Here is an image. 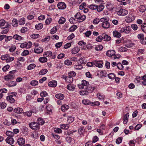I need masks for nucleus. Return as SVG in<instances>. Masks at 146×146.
Returning <instances> with one entry per match:
<instances>
[{
    "label": "nucleus",
    "mask_w": 146,
    "mask_h": 146,
    "mask_svg": "<svg viewBox=\"0 0 146 146\" xmlns=\"http://www.w3.org/2000/svg\"><path fill=\"white\" fill-rule=\"evenodd\" d=\"M75 69L76 70H80L82 68V66L81 64H78L74 66Z\"/></svg>",
    "instance_id": "54"
},
{
    "label": "nucleus",
    "mask_w": 146,
    "mask_h": 146,
    "mask_svg": "<svg viewBox=\"0 0 146 146\" xmlns=\"http://www.w3.org/2000/svg\"><path fill=\"white\" fill-rule=\"evenodd\" d=\"M89 84L88 82L85 80H83L81 84H78V86L80 89H83L84 88L86 89Z\"/></svg>",
    "instance_id": "2"
},
{
    "label": "nucleus",
    "mask_w": 146,
    "mask_h": 146,
    "mask_svg": "<svg viewBox=\"0 0 146 146\" xmlns=\"http://www.w3.org/2000/svg\"><path fill=\"white\" fill-rule=\"evenodd\" d=\"M65 21L66 19L65 18L63 17H61L60 19L58 22L60 24H64Z\"/></svg>",
    "instance_id": "33"
},
{
    "label": "nucleus",
    "mask_w": 146,
    "mask_h": 146,
    "mask_svg": "<svg viewBox=\"0 0 146 146\" xmlns=\"http://www.w3.org/2000/svg\"><path fill=\"white\" fill-rule=\"evenodd\" d=\"M113 36L116 37L120 38L121 37V35L120 33H119L118 32L116 31H115L113 32Z\"/></svg>",
    "instance_id": "22"
},
{
    "label": "nucleus",
    "mask_w": 146,
    "mask_h": 146,
    "mask_svg": "<svg viewBox=\"0 0 146 146\" xmlns=\"http://www.w3.org/2000/svg\"><path fill=\"white\" fill-rule=\"evenodd\" d=\"M103 48L102 45H98L95 47V50L97 51H100L102 50Z\"/></svg>",
    "instance_id": "27"
},
{
    "label": "nucleus",
    "mask_w": 146,
    "mask_h": 146,
    "mask_svg": "<svg viewBox=\"0 0 146 146\" xmlns=\"http://www.w3.org/2000/svg\"><path fill=\"white\" fill-rule=\"evenodd\" d=\"M57 31L56 27H54L51 30L50 33L51 34H53L55 33Z\"/></svg>",
    "instance_id": "59"
},
{
    "label": "nucleus",
    "mask_w": 146,
    "mask_h": 146,
    "mask_svg": "<svg viewBox=\"0 0 146 146\" xmlns=\"http://www.w3.org/2000/svg\"><path fill=\"white\" fill-rule=\"evenodd\" d=\"M38 81L36 80H32L30 82V84L31 85L34 86L38 85Z\"/></svg>",
    "instance_id": "31"
},
{
    "label": "nucleus",
    "mask_w": 146,
    "mask_h": 146,
    "mask_svg": "<svg viewBox=\"0 0 146 146\" xmlns=\"http://www.w3.org/2000/svg\"><path fill=\"white\" fill-rule=\"evenodd\" d=\"M43 49L42 48L40 47H35L34 49L35 52L37 53H41L43 51Z\"/></svg>",
    "instance_id": "16"
},
{
    "label": "nucleus",
    "mask_w": 146,
    "mask_h": 146,
    "mask_svg": "<svg viewBox=\"0 0 146 146\" xmlns=\"http://www.w3.org/2000/svg\"><path fill=\"white\" fill-rule=\"evenodd\" d=\"M94 66L96 67L100 68H102V61H94Z\"/></svg>",
    "instance_id": "11"
},
{
    "label": "nucleus",
    "mask_w": 146,
    "mask_h": 146,
    "mask_svg": "<svg viewBox=\"0 0 146 146\" xmlns=\"http://www.w3.org/2000/svg\"><path fill=\"white\" fill-rule=\"evenodd\" d=\"M7 84L9 87H13L17 85V83L15 81H12L8 82Z\"/></svg>",
    "instance_id": "26"
},
{
    "label": "nucleus",
    "mask_w": 146,
    "mask_h": 146,
    "mask_svg": "<svg viewBox=\"0 0 146 146\" xmlns=\"http://www.w3.org/2000/svg\"><path fill=\"white\" fill-rule=\"evenodd\" d=\"M76 86L73 84H69L67 86V89L73 91L75 89Z\"/></svg>",
    "instance_id": "18"
},
{
    "label": "nucleus",
    "mask_w": 146,
    "mask_h": 146,
    "mask_svg": "<svg viewBox=\"0 0 146 146\" xmlns=\"http://www.w3.org/2000/svg\"><path fill=\"white\" fill-rule=\"evenodd\" d=\"M69 108V106L67 105H64L62 106L61 107L62 110L63 111H65L68 110Z\"/></svg>",
    "instance_id": "23"
},
{
    "label": "nucleus",
    "mask_w": 146,
    "mask_h": 146,
    "mask_svg": "<svg viewBox=\"0 0 146 146\" xmlns=\"http://www.w3.org/2000/svg\"><path fill=\"white\" fill-rule=\"evenodd\" d=\"M23 109L20 108H15L14 110V112L18 114L22 113L23 112Z\"/></svg>",
    "instance_id": "17"
},
{
    "label": "nucleus",
    "mask_w": 146,
    "mask_h": 146,
    "mask_svg": "<svg viewBox=\"0 0 146 146\" xmlns=\"http://www.w3.org/2000/svg\"><path fill=\"white\" fill-rule=\"evenodd\" d=\"M37 123L39 125H42L44 123V121L41 118H38L37 121Z\"/></svg>",
    "instance_id": "25"
},
{
    "label": "nucleus",
    "mask_w": 146,
    "mask_h": 146,
    "mask_svg": "<svg viewBox=\"0 0 146 146\" xmlns=\"http://www.w3.org/2000/svg\"><path fill=\"white\" fill-rule=\"evenodd\" d=\"M13 37L14 39L18 40H21L22 39V37L18 35H14Z\"/></svg>",
    "instance_id": "45"
},
{
    "label": "nucleus",
    "mask_w": 146,
    "mask_h": 146,
    "mask_svg": "<svg viewBox=\"0 0 146 146\" xmlns=\"http://www.w3.org/2000/svg\"><path fill=\"white\" fill-rule=\"evenodd\" d=\"M17 142L19 145L22 146L25 143V139L22 137H20L18 139Z\"/></svg>",
    "instance_id": "9"
},
{
    "label": "nucleus",
    "mask_w": 146,
    "mask_h": 146,
    "mask_svg": "<svg viewBox=\"0 0 146 146\" xmlns=\"http://www.w3.org/2000/svg\"><path fill=\"white\" fill-rule=\"evenodd\" d=\"M107 73L105 71H101L100 72V75L101 76H106Z\"/></svg>",
    "instance_id": "56"
},
{
    "label": "nucleus",
    "mask_w": 146,
    "mask_h": 146,
    "mask_svg": "<svg viewBox=\"0 0 146 146\" xmlns=\"http://www.w3.org/2000/svg\"><path fill=\"white\" fill-rule=\"evenodd\" d=\"M39 36V35L38 34H34L31 36V38L35 39L37 38Z\"/></svg>",
    "instance_id": "60"
},
{
    "label": "nucleus",
    "mask_w": 146,
    "mask_h": 146,
    "mask_svg": "<svg viewBox=\"0 0 146 146\" xmlns=\"http://www.w3.org/2000/svg\"><path fill=\"white\" fill-rule=\"evenodd\" d=\"M48 95L47 93L45 91L42 92L40 94V95L41 97H46Z\"/></svg>",
    "instance_id": "57"
},
{
    "label": "nucleus",
    "mask_w": 146,
    "mask_h": 146,
    "mask_svg": "<svg viewBox=\"0 0 146 146\" xmlns=\"http://www.w3.org/2000/svg\"><path fill=\"white\" fill-rule=\"evenodd\" d=\"M141 29L143 31L146 33V23H143L141 25Z\"/></svg>",
    "instance_id": "38"
},
{
    "label": "nucleus",
    "mask_w": 146,
    "mask_h": 146,
    "mask_svg": "<svg viewBox=\"0 0 146 146\" xmlns=\"http://www.w3.org/2000/svg\"><path fill=\"white\" fill-rule=\"evenodd\" d=\"M62 42H58L56 44L55 46L57 48H59L62 45Z\"/></svg>",
    "instance_id": "63"
},
{
    "label": "nucleus",
    "mask_w": 146,
    "mask_h": 146,
    "mask_svg": "<svg viewBox=\"0 0 146 146\" xmlns=\"http://www.w3.org/2000/svg\"><path fill=\"white\" fill-rule=\"evenodd\" d=\"M130 27L129 26L125 27L120 29L119 32L120 33H124L126 34H128L130 32Z\"/></svg>",
    "instance_id": "3"
},
{
    "label": "nucleus",
    "mask_w": 146,
    "mask_h": 146,
    "mask_svg": "<svg viewBox=\"0 0 146 146\" xmlns=\"http://www.w3.org/2000/svg\"><path fill=\"white\" fill-rule=\"evenodd\" d=\"M74 120V117L70 116L68 117L67 121L69 123H71Z\"/></svg>",
    "instance_id": "50"
},
{
    "label": "nucleus",
    "mask_w": 146,
    "mask_h": 146,
    "mask_svg": "<svg viewBox=\"0 0 146 146\" xmlns=\"http://www.w3.org/2000/svg\"><path fill=\"white\" fill-rule=\"evenodd\" d=\"M52 55V52L50 51H48L44 53L43 56L46 57L50 56Z\"/></svg>",
    "instance_id": "29"
},
{
    "label": "nucleus",
    "mask_w": 146,
    "mask_h": 146,
    "mask_svg": "<svg viewBox=\"0 0 146 146\" xmlns=\"http://www.w3.org/2000/svg\"><path fill=\"white\" fill-rule=\"evenodd\" d=\"M15 76L14 74H9L5 76L4 79L6 80H8L14 78Z\"/></svg>",
    "instance_id": "14"
},
{
    "label": "nucleus",
    "mask_w": 146,
    "mask_h": 146,
    "mask_svg": "<svg viewBox=\"0 0 146 146\" xmlns=\"http://www.w3.org/2000/svg\"><path fill=\"white\" fill-rule=\"evenodd\" d=\"M7 104L4 102H0V108L2 109H3L6 107Z\"/></svg>",
    "instance_id": "30"
},
{
    "label": "nucleus",
    "mask_w": 146,
    "mask_h": 146,
    "mask_svg": "<svg viewBox=\"0 0 146 146\" xmlns=\"http://www.w3.org/2000/svg\"><path fill=\"white\" fill-rule=\"evenodd\" d=\"M12 25L15 27L17 26V21L16 19H13L12 21Z\"/></svg>",
    "instance_id": "42"
},
{
    "label": "nucleus",
    "mask_w": 146,
    "mask_h": 146,
    "mask_svg": "<svg viewBox=\"0 0 146 146\" xmlns=\"http://www.w3.org/2000/svg\"><path fill=\"white\" fill-rule=\"evenodd\" d=\"M86 18V16L84 15H81L80 16V19H78L79 20V22H82L84 21Z\"/></svg>",
    "instance_id": "47"
},
{
    "label": "nucleus",
    "mask_w": 146,
    "mask_h": 146,
    "mask_svg": "<svg viewBox=\"0 0 146 146\" xmlns=\"http://www.w3.org/2000/svg\"><path fill=\"white\" fill-rule=\"evenodd\" d=\"M102 26L104 28L107 29L110 27V23L107 21L104 23H102Z\"/></svg>",
    "instance_id": "15"
},
{
    "label": "nucleus",
    "mask_w": 146,
    "mask_h": 146,
    "mask_svg": "<svg viewBox=\"0 0 146 146\" xmlns=\"http://www.w3.org/2000/svg\"><path fill=\"white\" fill-rule=\"evenodd\" d=\"M115 54V51L113 50H108L106 53V55L109 57L113 56Z\"/></svg>",
    "instance_id": "13"
},
{
    "label": "nucleus",
    "mask_w": 146,
    "mask_h": 146,
    "mask_svg": "<svg viewBox=\"0 0 146 146\" xmlns=\"http://www.w3.org/2000/svg\"><path fill=\"white\" fill-rule=\"evenodd\" d=\"M14 60V58L13 57H10L8 56V57H7V60H6V62H9L12 61Z\"/></svg>",
    "instance_id": "61"
},
{
    "label": "nucleus",
    "mask_w": 146,
    "mask_h": 146,
    "mask_svg": "<svg viewBox=\"0 0 146 146\" xmlns=\"http://www.w3.org/2000/svg\"><path fill=\"white\" fill-rule=\"evenodd\" d=\"M16 49V47L15 45H13L9 49V51L10 52H13Z\"/></svg>",
    "instance_id": "64"
},
{
    "label": "nucleus",
    "mask_w": 146,
    "mask_h": 146,
    "mask_svg": "<svg viewBox=\"0 0 146 146\" xmlns=\"http://www.w3.org/2000/svg\"><path fill=\"white\" fill-rule=\"evenodd\" d=\"M119 50L120 52H125L127 51V49L125 47H120L119 48Z\"/></svg>",
    "instance_id": "55"
},
{
    "label": "nucleus",
    "mask_w": 146,
    "mask_h": 146,
    "mask_svg": "<svg viewBox=\"0 0 146 146\" xmlns=\"http://www.w3.org/2000/svg\"><path fill=\"white\" fill-rule=\"evenodd\" d=\"M98 98L100 100L104 99V96L102 94L98 93L97 94Z\"/></svg>",
    "instance_id": "41"
},
{
    "label": "nucleus",
    "mask_w": 146,
    "mask_h": 146,
    "mask_svg": "<svg viewBox=\"0 0 146 146\" xmlns=\"http://www.w3.org/2000/svg\"><path fill=\"white\" fill-rule=\"evenodd\" d=\"M57 6L59 9H64L66 8V4L63 2L59 3L57 5Z\"/></svg>",
    "instance_id": "7"
},
{
    "label": "nucleus",
    "mask_w": 146,
    "mask_h": 146,
    "mask_svg": "<svg viewBox=\"0 0 146 146\" xmlns=\"http://www.w3.org/2000/svg\"><path fill=\"white\" fill-rule=\"evenodd\" d=\"M36 66L35 64H32L27 66V69L28 70H31L34 68L36 67Z\"/></svg>",
    "instance_id": "37"
},
{
    "label": "nucleus",
    "mask_w": 146,
    "mask_h": 146,
    "mask_svg": "<svg viewBox=\"0 0 146 146\" xmlns=\"http://www.w3.org/2000/svg\"><path fill=\"white\" fill-rule=\"evenodd\" d=\"M80 94L81 95H88V92L86 91L83 90L80 91Z\"/></svg>",
    "instance_id": "52"
},
{
    "label": "nucleus",
    "mask_w": 146,
    "mask_h": 146,
    "mask_svg": "<svg viewBox=\"0 0 146 146\" xmlns=\"http://www.w3.org/2000/svg\"><path fill=\"white\" fill-rule=\"evenodd\" d=\"M104 8V6L103 5H97V10L98 12L102 11Z\"/></svg>",
    "instance_id": "21"
},
{
    "label": "nucleus",
    "mask_w": 146,
    "mask_h": 146,
    "mask_svg": "<svg viewBox=\"0 0 146 146\" xmlns=\"http://www.w3.org/2000/svg\"><path fill=\"white\" fill-rule=\"evenodd\" d=\"M135 19V17L132 14H129L126 17V21L127 22H131L134 21Z\"/></svg>",
    "instance_id": "5"
},
{
    "label": "nucleus",
    "mask_w": 146,
    "mask_h": 146,
    "mask_svg": "<svg viewBox=\"0 0 146 146\" xmlns=\"http://www.w3.org/2000/svg\"><path fill=\"white\" fill-rule=\"evenodd\" d=\"M128 11L125 9H121L117 11V14L120 16H124L128 14Z\"/></svg>",
    "instance_id": "4"
},
{
    "label": "nucleus",
    "mask_w": 146,
    "mask_h": 146,
    "mask_svg": "<svg viewBox=\"0 0 146 146\" xmlns=\"http://www.w3.org/2000/svg\"><path fill=\"white\" fill-rule=\"evenodd\" d=\"M7 100L11 103H14L15 101L14 98L13 96L10 95L8 96L7 97Z\"/></svg>",
    "instance_id": "12"
},
{
    "label": "nucleus",
    "mask_w": 146,
    "mask_h": 146,
    "mask_svg": "<svg viewBox=\"0 0 146 146\" xmlns=\"http://www.w3.org/2000/svg\"><path fill=\"white\" fill-rule=\"evenodd\" d=\"M64 64L67 65H71L72 63L71 60H66L64 61Z\"/></svg>",
    "instance_id": "51"
},
{
    "label": "nucleus",
    "mask_w": 146,
    "mask_h": 146,
    "mask_svg": "<svg viewBox=\"0 0 146 146\" xmlns=\"http://www.w3.org/2000/svg\"><path fill=\"white\" fill-rule=\"evenodd\" d=\"M56 97L60 100H62L64 98V95L61 94H58L55 95Z\"/></svg>",
    "instance_id": "24"
},
{
    "label": "nucleus",
    "mask_w": 146,
    "mask_h": 146,
    "mask_svg": "<svg viewBox=\"0 0 146 146\" xmlns=\"http://www.w3.org/2000/svg\"><path fill=\"white\" fill-rule=\"evenodd\" d=\"M103 39V37L101 36H98L96 39V41L98 42H101Z\"/></svg>",
    "instance_id": "62"
},
{
    "label": "nucleus",
    "mask_w": 146,
    "mask_h": 146,
    "mask_svg": "<svg viewBox=\"0 0 146 146\" xmlns=\"http://www.w3.org/2000/svg\"><path fill=\"white\" fill-rule=\"evenodd\" d=\"M108 76L110 79H112L115 78V76L113 73H110L108 74Z\"/></svg>",
    "instance_id": "53"
},
{
    "label": "nucleus",
    "mask_w": 146,
    "mask_h": 146,
    "mask_svg": "<svg viewBox=\"0 0 146 146\" xmlns=\"http://www.w3.org/2000/svg\"><path fill=\"white\" fill-rule=\"evenodd\" d=\"M117 67L118 68V69L122 70L123 69V66L120 63H118L117 64Z\"/></svg>",
    "instance_id": "58"
},
{
    "label": "nucleus",
    "mask_w": 146,
    "mask_h": 146,
    "mask_svg": "<svg viewBox=\"0 0 146 146\" xmlns=\"http://www.w3.org/2000/svg\"><path fill=\"white\" fill-rule=\"evenodd\" d=\"M104 39L106 41H109L111 39V37L108 35H106L104 36Z\"/></svg>",
    "instance_id": "49"
},
{
    "label": "nucleus",
    "mask_w": 146,
    "mask_h": 146,
    "mask_svg": "<svg viewBox=\"0 0 146 146\" xmlns=\"http://www.w3.org/2000/svg\"><path fill=\"white\" fill-rule=\"evenodd\" d=\"M43 27V25L41 23H39L35 26V28L38 30L42 29Z\"/></svg>",
    "instance_id": "39"
},
{
    "label": "nucleus",
    "mask_w": 146,
    "mask_h": 146,
    "mask_svg": "<svg viewBox=\"0 0 146 146\" xmlns=\"http://www.w3.org/2000/svg\"><path fill=\"white\" fill-rule=\"evenodd\" d=\"M68 76L72 78L76 76V73L74 71H72L68 72Z\"/></svg>",
    "instance_id": "46"
},
{
    "label": "nucleus",
    "mask_w": 146,
    "mask_h": 146,
    "mask_svg": "<svg viewBox=\"0 0 146 146\" xmlns=\"http://www.w3.org/2000/svg\"><path fill=\"white\" fill-rule=\"evenodd\" d=\"M60 126V128L64 129H67L69 127V125L68 124H62Z\"/></svg>",
    "instance_id": "34"
},
{
    "label": "nucleus",
    "mask_w": 146,
    "mask_h": 146,
    "mask_svg": "<svg viewBox=\"0 0 146 146\" xmlns=\"http://www.w3.org/2000/svg\"><path fill=\"white\" fill-rule=\"evenodd\" d=\"M29 127L34 130H38L40 129V126L37 122H33L29 124Z\"/></svg>",
    "instance_id": "1"
},
{
    "label": "nucleus",
    "mask_w": 146,
    "mask_h": 146,
    "mask_svg": "<svg viewBox=\"0 0 146 146\" xmlns=\"http://www.w3.org/2000/svg\"><path fill=\"white\" fill-rule=\"evenodd\" d=\"M57 84L56 81H52L49 82L48 83V86L51 87H55L56 86Z\"/></svg>",
    "instance_id": "20"
},
{
    "label": "nucleus",
    "mask_w": 146,
    "mask_h": 146,
    "mask_svg": "<svg viewBox=\"0 0 146 146\" xmlns=\"http://www.w3.org/2000/svg\"><path fill=\"white\" fill-rule=\"evenodd\" d=\"M6 134L8 137H12L14 135V133L13 132L10 131H7L6 132Z\"/></svg>",
    "instance_id": "36"
},
{
    "label": "nucleus",
    "mask_w": 146,
    "mask_h": 146,
    "mask_svg": "<svg viewBox=\"0 0 146 146\" xmlns=\"http://www.w3.org/2000/svg\"><path fill=\"white\" fill-rule=\"evenodd\" d=\"M82 103L86 105H89L90 104V101L87 99H84L82 101Z\"/></svg>",
    "instance_id": "48"
},
{
    "label": "nucleus",
    "mask_w": 146,
    "mask_h": 146,
    "mask_svg": "<svg viewBox=\"0 0 146 146\" xmlns=\"http://www.w3.org/2000/svg\"><path fill=\"white\" fill-rule=\"evenodd\" d=\"M145 7L143 5H141L139 7V11L141 12H144L146 10Z\"/></svg>",
    "instance_id": "35"
},
{
    "label": "nucleus",
    "mask_w": 146,
    "mask_h": 146,
    "mask_svg": "<svg viewBox=\"0 0 146 146\" xmlns=\"http://www.w3.org/2000/svg\"><path fill=\"white\" fill-rule=\"evenodd\" d=\"M79 48L77 47H75L72 49L71 53L73 54H75L78 53L80 51Z\"/></svg>",
    "instance_id": "19"
},
{
    "label": "nucleus",
    "mask_w": 146,
    "mask_h": 146,
    "mask_svg": "<svg viewBox=\"0 0 146 146\" xmlns=\"http://www.w3.org/2000/svg\"><path fill=\"white\" fill-rule=\"evenodd\" d=\"M77 28V26L76 25H74L71 27L69 29V31L70 32H72L74 31Z\"/></svg>",
    "instance_id": "43"
},
{
    "label": "nucleus",
    "mask_w": 146,
    "mask_h": 146,
    "mask_svg": "<svg viewBox=\"0 0 146 146\" xmlns=\"http://www.w3.org/2000/svg\"><path fill=\"white\" fill-rule=\"evenodd\" d=\"M8 27L7 23H6L4 19L0 21V27L2 29H5Z\"/></svg>",
    "instance_id": "6"
},
{
    "label": "nucleus",
    "mask_w": 146,
    "mask_h": 146,
    "mask_svg": "<svg viewBox=\"0 0 146 146\" xmlns=\"http://www.w3.org/2000/svg\"><path fill=\"white\" fill-rule=\"evenodd\" d=\"M48 72L46 69H42L39 73V74L40 75H43L46 74Z\"/></svg>",
    "instance_id": "40"
},
{
    "label": "nucleus",
    "mask_w": 146,
    "mask_h": 146,
    "mask_svg": "<svg viewBox=\"0 0 146 146\" xmlns=\"http://www.w3.org/2000/svg\"><path fill=\"white\" fill-rule=\"evenodd\" d=\"M39 61L41 62H45L47 61V59L45 56L40 57L39 59Z\"/></svg>",
    "instance_id": "28"
},
{
    "label": "nucleus",
    "mask_w": 146,
    "mask_h": 146,
    "mask_svg": "<svg viewBox=\"0 0 146 146\" xmlns=\"http://www.w3.org/2000/svg\"><path fill=\"white\" fill-rule=\"evenodd\" d=\"M5 141L7 143L10 145L13 144L14 142V139L11 137H8Z\"/></svg>",
    "instance_id": "8"
},
{
    "label": "nucleus",
    "mask_w": 146,
    "mask_h": 146,
    "mask_svg": "<svg viewBox=\"0 0 146 146\" xmlns=\"http://www.w3.org/2000/svg\"><path fill=\"white\" fill-rule=\"evenodd\" d=\"M63 78L64 79L65 81L68 83H72L73 80V78L68 76L64 77H63Z\"/></svg>",
    "instance_id": "10"
},
{
    "label": "nucleus",
    "mask_w": 146,
    "mask_h": 146,
    "mask_svg": "<svg viewBox=\"0 0 146 146\" xmlns=\"http://www.w3.org/2000/svg\"><path fill=\"white\" fill-rule=\"evenodd\" d=\"M89 8L92 10H94L95 9H97V5H91L89 6Z\"/></svg>",
    "instance_id": "44"
},
{
    "label": "nucleus",
    "mask_w": 146,
    "mask_h": 146,
    "mask_svg": "<svg viewBox=\"0 0 146 146\" xmlns=\"http://www.w3.org/2000/svg\"><path fill=\"white\" fill-rule=\"evenodd\" d=\"M19 25H22L25 23V19L24 18H22L19 20Z\"/></svg>",
    "instance_id": "32"
}]
</instances>
